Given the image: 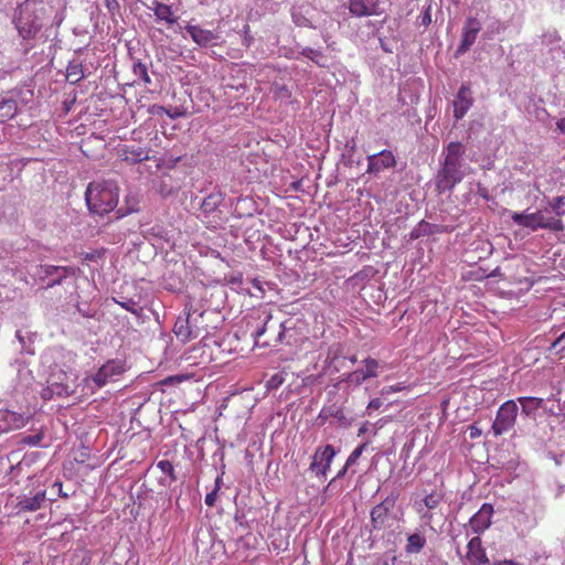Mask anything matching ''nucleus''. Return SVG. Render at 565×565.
I'll list each match as a JSON object with an SVG mask.
<instances>
[{"label":"nucleus","instance_id":"f257e3e1","mask_svg":"<svg viewBox=\"0 0 565 565\" xmlns=\"http://www.w3.org/2000/svg\"><path fill=\"white\" fill-rule=\"evenodd\" d=\"M465 154L466 146L459 141H450L443 148L439 168L434 178L439 194L451 192L466 177L469 166Z\"/></svg>","mask_w":565,"mask_h":565},{"label":"nucleus","instance_id":"f03ea898","mask_svg":"<svg viewBox=\"0 0 565 565\" xmlns=\"http://www.w3.org/2000/svg\"><path fill=\"white\" fill-rule=\"evenodd\" d=\"M217 315L212 310H200L192 305L185 306L183 312L177 318L173 333L183 343L209 334L212 318Z\"/></svg>","mask_w":565,"mask_h":565},{"label":"nucleus","instance_id":"7ed1b4c3","mask_svg":"<svg viewBox=\"0 0 565 565\" xmlns=\"http://www.w3.org/2000/svg\"><path fill=\"white\" fill-rule=\"evenodd\" d=\"M45 14L43 1L24 0L15 8L12 22L23 40H31L42 29Z\"/></svg>","mask_w":565,"mask_h":565},{"label":"nucleus","instance_id":"20e7f679","mask_svg":"<svg viewBox=\"0 0 565 565\" xmlns=\"http://www.w3.org/2000/svg\"><path fill=\"white\" fill-rule=\"evenodd\" d=\"M118 186L113 180L93 181L85 191L86 205L92 214L103 216L118 204Z\"/></svg>","mask_w":565,"mask_h":565},{"label":"nucleus","instance_id":"39448f33","mask_svg":"<svg viewBox=\"0 0 565 565\" xmlns=\"http://www.w3.org/2000/svg\"><path fill=\"white\" fill-rule=\"evenodd\" d=\"M258 319L260 320V323H258L252 332V335L256 341L269 332L273 335V340H266L265 344L277 345L285 342L289 343V341L286 340V332L291 329V327L288 326L289 320L281 321L275 326L271 323L273 316L269 311H264Z\"/></svg>","mask_w":565,"mask_h":565},{"label":"nucleus","instance_id":"423d86ee","mask_svg":"<svg viewBox=\"0 0 565 565\" xmlns=\"http://www.w3.org/2000/svg\"><path fill=\"white\" fill-rule=\"evenodd\" d=\"M544 211H536L535 213L525 214V213H514L512 215V220L515 224L527 227L531 231H536L539 228H546L554 232H561L564 230V224L561 218L546 216Z\"/></svg>","mask_w":565,"mask_h":565},{"label":"nucleus","instance_id":"0eeeda50","mask_svg":"<svg viewBox=\"0 0 565 565\" xmlns=\"http://www.w3.org/2000/svg\"><path fill=\"white\" fill-rule=\"evenodd\" d=\"M398 495L399 493L397 491H392L371 510V532L382 531L392 525V521L394 520L392 512Z\"/></svg>","mask_w":565,"mask_h":565},{"label":"nucleus","instance_id":"6e6552de","mask_svg":"<svg viewBox=\"0 0 565 565\" xmlns=\"http://www.w3.org/2000/svg\"><path fill=\"white\" fill-rule=\"evenodd\" d=\"M518 409L516 403L512 399L507 401L499 407L492 424V430L495 436L503 435L514 426Z\"/></svg>","mask_w":565,"mask_h":565},{"label":"nucleus","instance_id":"1a4fd4ad","mask_svg":"<svg viewBox=\"0 0 565 565\" xmlns=\"http://www.w3.org/2000/svg\"><path fill=\"white\" fill-rule=\"evenodd\" d=\"M124 372L125 367L121 361L109 360L103 364L94 375L87 376L84 382L86 385L93 382L97 388H102L107 383L115 381V379Z\"/></svg>","mask_w":565,"mask_h":565},{"label":"nucleus","instance_id":"9d476101","mask_svg":"<svg viewBox=\"0 0 565 565\" xmlns=\"http://www.w3.org/2000/svg\"><path fill=\"white\" fill-rule=\"evenodd\" d=\"M335 455L337 451L331 445L319 447L313 455L309 469L315 472L318 478L326 477Z\"/></svg>","mask_w":565,"mask_h":565},{"label":"nucleus","instance_id":"9b49d317","mask_svg":"<svg viewBox=\"0 0 565 565\" xmlns=\"http://www.w3.org/2000/svg\"><path fill=\"white\" fill-rule=\"evenodd\" d=\"M480 31L481 23L479 20L473 17L467 18L462 29L461 41L455 52V57H459L470 50Z\"/></svg>","mask_w":565,"mask_h":565},{"label":"nucleus","instance_id":"f8f14e48","mask_svg":"<svg viewBox=\"0 0 565 565\" xmlns=\"http://www.w3.org/2000/svg\"><path fill=\"white\" fill-rule=\"evenodd\" d=\"M45 501V490H39L35 493L20 494L17 497L14 509L17 510V514L35 512L44 505Z\"/></svg>","mask_w":565,"mask_h":565},{"label":"nucleus","instance_id":"ddd939ff","mask_svg":"<svg viewBox=\"0 0 565 565\" xmlns=\"http://www.w3.org/2000/svg\"><path fill=\"white\" fill-rule=\"evenodd\" d=\"M454 117L456 121L462 119L473 105L471 88L468 84H462L454 99Z\"/></svg>","mask_w":565,"mask_h":565},{"label":"nucleus","instance_id":"4468645a","mask_svg":"<svg viewBox=\"0 0 565 565\" xmlns=\"http://www.w3.org/2000/svg\"><path fill=\"white\" fill-rule=\"evenodd\" d=\"M396 166V159L392 151L382 150L367 157V173H380L381 171Z\"/></svg>","mask_w":565,"mask_h":565},{"label":"nucleus","instance_id":"2eb2a0df","mask_svg":"<svg viewBox=\"0 0 565 565\" xmlns=\"http://www.w3.org/2000/svg\"><path fill=\"white\" fill-rule=\"evenodd\" d=\"M493 507L490 503H483L481 508L470 518L469 525L477 534L484 532L491 525Z\"/></svg>","mask_w":565,"mask_h":565},{"label":"nucleus","instance_id":"dca6fc26","mask_svg":"<svg viewBox=\"0 0 565 565\" xmlns=\"http://www.w3.org/2000/svg\"><path fill=\"white\" fill-rule=\"evenodd\" d=\"M30 416L19 414L12 411H0V431L1 434L24 427Z\"/></svg>","mask_w":565,"mask_h":565},{"label":"nucleus","instance_id":"f3484780","mask_svg":"<svg viewBox=\"0 0 565 565\" xmlns=\"http://www.w3.org/2000/svg\"><path fill=\"white\" fill-rule=\"evenodd\" d=\"M224 201V195L220 192H213L204 198L200 207V216L204 220L209 221V218L215 217L217 213H220L218 207Z\"/></svg>","mask_w":565,"mask_h":565},{"label":"nucleus","instance_id":"a211bd4d","mask_svg":"<svg viewBox=\"0 0 565 565\" xmlns=\"http://www.w3.org/2000/svg\"><path fill=\"white\" fill-rule=\"evenodd\" d=\"M379 0H350L349 11L358 18L377 14Z\"/></svg>","mask_w":565,"mask_h":565},{"label":"nucleus","instance_id":"6ab92c4d","mask_svg":"<svg viewBox=\"0 0 565 565\" xmlns=\"http://www.w3.org/2000/svg\"><path fill=\"white\" fill-rule=\"evenodd\" d=\"M186 32L200 46H209L212 42L218 39V34L213 31L202 29L200 25L188 24L185 26Z\"/></svg>","mask_w":565,"mask_h":565},{"label":"nucleus","instance_id":"aec40b11","mask_svg":"<svg viewBox=\"0 0 565 565\" xmlns=\"http://www.w3.org/2000/svg\"><path fill=\"white\" fill-rule=\"evenodd\" d=\"M468 558L477 565H487L489 564V558L487 557L486 550L482 547L481 539L479 536L472 537L468 545Z\"/></svg>","mask_w":565,"mask_h":565},{"label":"nucleus","instance_id":"412c9836","mask_svg":"<svg viewBox=\"0 0 565 565\" xmlns=\"http://www.w3.org/2000/svg\"><path fill=\"white\" fill-rule=\"evenodd\" d=\"M150 9L153 11L158 22H164L168 25H173L178 21V17L172 11L171 6L154 0Z\"/></svg>","mask_w":565,"mask_h":565},{"label":"nucleus","instance_id":"4be33fe9","mask_svg":"<svg viewBox=\"0 0 565 565\" xmlns=\"http://www.w3.org/2000/svg\"><path fill=\"white\" fill-rule=\"evenodd\" d=\"M61 270L64 273H76V269L70 266L38 265L35 266L32 276L38 278L40 281H44L46 278L53 277L56 271Z\"/></svg>","mask_w":565,"mask_h":565},{"label":"nucleus","instance_id":"5701e85b","mask_svg":"<svg viewBox=\"0 0 565 565\" xmlns=\"http://www.w3.org/2000/svg\"><path fill=\"white\" fill-rule=\"evenodd\" d=\"M435 233H440V228L436 224L428 223L422 220L409 233V239L415 241L423 236H429Z\"/></svg>","mask_w":565,"mask_h":565},{"label":"nucleus","instance_id":"b1692460","mask_svg":"<svg viewBox=\"0 0 565 565\" xmlns=\"http://www.w3.org/2000/svg\"><path fill=\"white\" fill-rule=\"evenodd\" d=\"M124 160L129 162L130 164H136L146 160H149V150L146 148H129L126 147L124 149Z\"/></svg>","mask_w":565,"mask_h":565},{"label":"nucleus","instance_id":"393cba45","mask_svg":"<svg viewBox=\"0 0 565 565\" xmlns=\"http://www.w3.org/2000/svg\"><path fill=\"white\" fill-rule=\"evenodd\" d=\"M17 113L18 104L13 98H7L0 102V122L12 119Z\"/></svg>","mask_w":565,"mask_h":565},{"label":"nucleus","instance_id":"a878e982","mask_svg":"<svg viewBox=\"0 0 565 565\" xmlns=\"http://www.w3.org/2000/svg\"><path fill=\"white\" fill-rule=\"evenodd\" d=\"M426 544V537L420 533H413L407 537L405 551L408 554L419 553Z\"/></svg>","mask_w":565,"mask_h":565},{"label":"nucleus","instance_id":"bb28decb","mask_svg":"<svg viewBox=\"0 0 565 565\" xmlns=\"http://www.w3.org/2000/svg\"><path fill=\"white\" fill-rule=\"evenodd\" d=\"M113 300L125 310L131 312L138 319L143 317V308L138 305V302L132 298H113Z\"/></svg>","mask_w":565,"mask_h":565},{"label":"nucleus","instance_id":"cd10ccee","mask_svg":"<svg viewBox=\"0 0 565 565\" xmlns=\"http://www.w3.org/2000/svg\"><path fill=\"white\" fill-rule=\"evenodd\" d=\"M15 338L20 344V353L34 354L32 347L34 334L18 330Z\"/></svg>","mask_w":565,"mask_h":565},{"label":"nucleus","instance_id":"c85d7f7f","mask_svg":"<svg viewBox=\"0 0 565 565\" xmlns=\"http://www.w3.org/2000/svg\"><path fill=\"white\" fill-rule=\"evenodd\" d=\"M330 417H333L337 419L341 425H349L348 418L344 415L343 411L340 407H323L319 414V418L328 419Z\"/></svg>","mask_w":565,"mask_h":565},{"label":"nucleus","instance_id":"c756f323","mask_svg":"<svg viewBox=\"0 0 565 565\" xmlns=\"http://www.w3.org/2000/svg\"><path fill=\"white\" fill-rule=\"evenodd\" d=\"M518 401L521 404L522 412L525 415L533 414L535 411H537L541 407L542 402H543L542 398L531 397V396L519 397Z\"/></svg>","mask_w":565,"mask_h":565},{"label":"nucleus","instance_id":"7c9ffc66","mask_svg":"<svg viewBox=\"0 0 565 565\" xmlns=\"http://www.w3.org/2000/svg\"><path fill=\"white\" fill-rule=\"evenodd\" d=\"M84 71L81 63L71 62L66 68V78L70 83L76 84L84 78Z\"/></svg>","mask_w":565,"mask_h":565},{"label":"nucleus","instance_id":"2f4dec72","mask_svg":"<svg viewBox=\"0 0 565 565\" xmlns=\"http://www.w3.org/2000/svg\"><path fill=\"white\" fill-rule=\"evenodd\" d=\"M301 55L312 61L315 64H317L320 67H326L328 63V58L323 55L321 51L311 49V47H303L300 52Z\"/></svg>","mask_w":565,"mask_h":565},{"label":"nucleus","instance_id":"473e14b6","mask_svg":"<svg viewBox=\"0 0 565 565\" xmlns=\"http://www.w3.org/2000/svg\"><path fill=\"white\" fill-rule=\"evenodd\" d=\"M365 369H363V374L367 377H376L379 375L380 362L375 359L367 358L363 361Z\"/></svg>","mask_w":565,"mask_h":565},{"label":"nucleus","instance_id":"72a5a7b5","mask_svg":"<svg viewBox=\"0 0 565 565\" xmlns=\"http://www.w3.org/2000/svg\"><path fill=\"white\" fill-rule=\"evenodd\" d=\"M132 72H134V75L137 78L141 79L145 84H150L151 83V79H150V76L148 74V68H147L146 64H143L141 62L134 63Z\"/></svg>","mask_w":565,"mask_h":565},{"label":"nucleus","instance_id":"f704fd0d","mask_svg":"<svg viewBox=\"0 0 565 565\" xmlns=\"http://www.w3.org/2000/svg\"><path fill=\"white\" fill-rule=\"evenodd\" d=\"M76 273H64V271H56V274L53 277H50L46 285L43 286L44 289H50L55 286L62 285L63 280L67 278L68 276H74Z\"/></svg>","mask_w":565,"mask_h":565},{"label":"nucleus","instance_id":"c9c22d12","mask_svg":"<svg viewBox=\"0 0 565 565\" xmlns=\"http://www.w3.org/2000/svg\"><path fill=\"white\" fill-rule=\"evenodd\" d=\"M564 205V196H556L552 201L548 202L550 209L556 214V218H561L565 211L563 210Z\"/></svg>","mask_w":565,"mask_h":565},{"label":"nucleus","instance_id":"e433bc0d","mask_svg":"<svg viewBox=\"0 0 565 565\" xmlns=\"http://www.w3.org/2000/svg\"><path fill=\"white\" fill-rule=\"evenodd\" d=\"M43 437L44 436H43L42 433H36L34 435L23 436V437L20 438L18 444L20 446H38L42 441Z\"/></svg>","mask_w":565,"mask_h":565},{"label":"nucleus","instance_id":"4c0bfd02","mask_svg":"<svg viewBox=\"0 0 565 565\" xmlns=\"http://www.w3.org/2000/svg\"><path fill=\"white\" fill-rule=\"evenodd\" d=\"M157 467L163 472L166 473L167 476L170 477V480L171 481H177V476L174 473V468H173V465L170 460H160L158 463H157Z\"/></svg>","mask_w":565,"mask_h":565},{"label":"nucleus","instance_id":"58836bf2","mask_svg":"<svg viewBox=\"0 0 565 565\" xmlns=\"http://www.w3.org/2000/svg\"><path fill=\"white\" fill-rule=\"evenodd\" d=\"M126 205L127 206L125 210L122 207L118 210L119 217L126 216L139 210V202L136 199L127 198Z\"/></svg>","mask_w":565,"mask_h":565},{"label":"nucleus","instance_id":"ea45409f","mask_svg":"<svg viewBox=\"0 0 565 565\" xmlns=\"http://www.w3.org/2000/svg\"><path fill=\"white\" fill-rule=\"evenodd\" d=\"M443 495L437 492H431L424 498V504L428 510L437 508L441 502Z\"/></svg>","mask_w":565,"mask_h":565},{"label":"nucleus","instance_id":"a19ab883","mask_svg":"<svg viewBox=\"0 0 565 565\" xmlns=\"http://www.w3.org/2000/svg\"><path fill=\"white\" fill-rule=\"evenodd\" d=\"M156 191L161 198H168L173 193V186L162 179L158 182Z\"/></svg>","mask_w":565,"mask_h":565},{"label":"nucleus","instance_id":"79ce46f5","mask_svg":"<svg viewBox=\"0 0 565 565\" xmlns=\"http://www.w3.org/2000/svg\"><path fill=\"white\" fill-rule=\"evenodd\" d=\"M284 382H285V374L281 372L275 373L267 381L266 387L268 390H277L278 387H280L282 385Z\"/></svg>","mask_w":565,"mask_h":565},{"label":"nucleus","instance_id":"37998d69","mask_svg":"<svg viewBox=\"0 0 565 565\" xmlns=\"http://www.w3.org/2000/svg\"><path fill=\"white\" fill-rule=\"evenodd\" d=\"M366 447V444H362L360 446H358L351 454L350 456L348 457L345 463L347 466H353L356 463V461L359 460V458L361 457L363 450L365 449Z\"/></svg>","mask_w":565,"mask_h":565},{"label":"nucleus","instance_id":"c03bdc74","mask_svg":"<svg viewBox=\"0 0 565 565\" xmlns=\"http://www.w3.org/2000/svg\"><path fill=\"white\" fill-rule=\"evenodd\" d=\"M366 380L369 379L363 374V369L355 370L348 374V381L355 385H360Z\"/></svg>","mask_w":565,"mask_h":565},{"label":"nucleus","instance_id":"a18cd8bd","mask_svg":"<svg viewBox=\"0 0 565 565\" xmlns=\"http://www.w3.org/2000/svg\"><path fill=\"white\" fill-rule=\"evenodd\" d=\"M373 565H402L395 556L384 555L374 562Z\"/></svg>","mask_w":565,"mask_h":565},{"label":"nucleus","instance_id":"49530a36","mask_svg":"<svg viewBox=\"0 0 565 565\" xmlns=\"http://www.w3.org/2000/svg\"><path fill=\"white\" fill-rule=\"evenodd\" d=\"M104 4L111 15H115L120 8L118 0H104Z\"/></svg>","mask_w":565,"mask_h":565},{"label":"nucleus","instance_id":"de8ad7c7","mask_svg":"<svg viewBox=\"0 0 565 565\" xmlns=\"http://www.w3.org/2000/svg\"><path fill=\"white\" fill-rule=\"evenodd\" d=\"M419 20L420 24L424 26H428L431 23L430 6H428L426 10L422 13Z\"/></svg>","mask_w":565,"mask_h":565},{"label":"nucleus","instance_id":"09e8293b","mask_svg":"<svg viewBox=\"0 0 565 565\" xmlns=\"http://www.w3.org/2000/svg\"><path fill=\"white\" fill-rule=\"evenodd\" d=\"M349 468H350V466H347V463H345V465H344V466H343V467L338 471L337 476H335V477H334V478L329 482V484H328L327 489L331 488V487H332V484H333V483H335V481H337L338 479L343 478V477L347 475V472H348Z\"/></svg>","mask_w":565,"mask_h":565},{"label":"nucleus","instance_id":"8fccbe9b","mask_svg":"<svg viewBox=\"0 0 565 565\" xmlns=\"http://www.w3.org/2000/svg\"><path fill=\"white\" fill-rule=\"evenodd\" d=\"M216 498H217V491L216 490H212L211 492H209L205 495L204 502H205L206 505L213 507L215 501H216Z\"/></svg>","mask_w":565,"mask_h":565},{"label":"nucleus","instance_id":"3c124183","mask_svg":"<svg viewBox=\"0 0 565 565\" xmlns=\"http://www.w3.org/2000/svg\"><path fill=\"white\" fill-rule=\"evenodd\" d=\"M382 401L380 398H373L370 401L367 405V411H376L382 406Z\"/></svg>","mask_w":565,"mask_h":565},{"label":"nucleus","instance_id":"603ef678","mask_svg":"<svg viewBox=\"0 0 565 565\" xmlns=\"http://www.w3.org/2000/svg\"><path fill=\"white\" fill-rule=\"evenodd\" d=\"M401 390H402V387L399 385L385 386V387L382 388L381 394L382 395H386V394H390V393H393V392H398Z\"/></svg>","mask_w":565,"mask_h":565},{"label":"nucleus","instance_id":"864d4df0","mask_svg":"<svg viewBox=\"0 0 565 565\" xmlns=\"http://www.w3.org/2000/svg\"><path fill=\"white\" fill-rule=\"evenodd\" d=\"M564 339H565V331L552 343V349L559 348V350H563L564 347L562 345V343H563Z\"/></svg>","mask_w":565,"mask_h":565},{"label":"nucleus","instance_id":"5fc2aeb1","mask_svg":"<svg viewBox=\"0 0 565 565\" xmlns=\"http://www.w3.org/2000/svg\"><path fill=\"white\" fill-rule=\"evenodd\" d=\"M469 436H470V438H472V439L478 438V437H480V436H481V430H480L477 426L471 425V426L469 427Z\"/></svg>","mask_w":565,"mask_h":565},{"label":"nucleus","instance_id":"6e6d98bb","mask_svg":"<svg viewBox=\"0 0 565 565\" xmlns=\"http://www.w3.org/2000/svg\"><path fill=\"white\" fill-rule=\"evenodd\" d=\"M53 487H56V488L58 489V495H60V497H62V498H68V494H67V493H65V492H63V489H62L63 484H62V482H61V481H55V482H54V484H53Z\"/></svg>","mask_w":565,"mask_h":565},{"label":"nucleus","instance_id":"4d7b16f0","mask_svg":"<svg viewBox=\"0 0 565 565\" xmlns=\"http://www.w3.org/2000/svg\"><path fill=\"white\" fill-rule=\"evenodd\" d=\"M556 128H557L562 134H565V117L559 118V119L556 121Z\"/></svg>","mask_w":565,"mask_h":565},{"label":"nucleus","instance_id":"13d9d810","mask_svg":"<svg viewBox=\"0 0 565 565\" xmlns=\"http://www.w3.org/2000/svg\"><path fill=\"white\" fill-rule=\"evenodd\" d=\"M252 286L258 289L262 294L264 292L263 282L258 279H253Z\"/></svg>","mask_w":565,"mask_h":565},{"label":"nucleus","instance_id":"bf43d9fd","mask_svg":"<svg viewBox=\"0 0 565 565\" xmlns=\"http://www.w3.org/2000/svg\"><path fill=\"white\" fill-rule=\"evenodd\" d=\"M493 565H520L513 561H499V562H495Z\"/></svg>","mask_w":565,"mask_h":565},{"label":"nucleus","instance_id":"052dcab7","mask_svg":"<svg viewBox=\"0 0 565 565\" xmlns=\"http://www.w3.org/2000/svg\"><path fill=\"white\" fill-rule=\"evenodd\" d=\"M221 483H222V478L221 477H217L215 479V487L213 490H216L218 492L220 488H221Z\"/></svg>","mask_w":565,"mask_h":565},{"label":"nucleus","instance_id":"680f3d73","mask_svg":"<svg viewBox=\"0 0 565 565\" xmlns=\"http://www.w3.org/2000/svg\"><path fill=\"white\" fill-rule=\"evenodd\" d=\"M167 114H168V116H169L171 119H175V118H178V117L181 115L180 113H172V114H171V113H169V111H167Z\"/></svg>","mask_w":565,"mask_h":565},{"label":"nucleus","instance_id":"e2e57ef3","mask_svg":"<svg viewBox=\"0 0 565 565\" xmlns=\"http://www.w3.org/2000/svg\"><path fill=\"white\" fill-rule=\"evenodd\" d=\"M77 310L83 317H90V315L86 312L85 309H81L79 307H77Z\"/></svg>","mask_w":565,"mask_h":565},{"label":"nucleus","instance_id":"0e129e2a","mask_svg":"<svg viewBox=\"0 0 565 565\" xmlns=\"http://www.w3.org/2000/svg\"><path fill=\"white\" fill-rule=\"evenodd\" d=\"M95 258L94 254H86L85 259L86 260H93Z\"/></svg>","mask_w":565,"mask_h":565},{"label":"nucleus","instance_id":"69168bd1","mask_svg":"<svg viewBox=\"0 0 565 565\" xmlns=\"http://www.w3.org/2000/svg\"><path fill=\"white\" fill-rule=\"evenodd\" d=\"M350 361H351L352 363H355V362H356V356H355V355H352V356L350 358Z\"/></svg>","mask_w":565,"mask_h":565},{"label":"nucleus","instance_id":"338daca9","mask_svg":"<svg viewBox=\"0 0 565 565\" xmlns=\"http://www.w3.org/2000/svg\"><path fill=\"white\" fill-rule=\"evenodd\" d=\"M423 518H425V519H431V514L424 513V514H423Z\"/></svg>","mask_w":565,"mask_h":565},{"label":"nucleus","instance_id":"774afa93","mask_svg":"<svg viewBox=\"0 0 565 565\" xmlns=\"http://www.w3.org/2000/svg\"><path fill=\"white\" fill-rule=\"evenodd\" d=\"M23 565H33L31 562L26 561L23 563Z\"/></svg>","mask_w":565,"mask_h":565}]
</instances>
